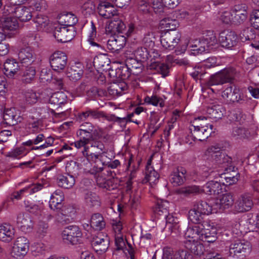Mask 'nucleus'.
Listing matches in <instances>:
<instances>
[{"label": "nucleus", "mask_w": 259, "mask_h": 259, "mask_svg": "<svg viewBox=\"0 0 259 259\" xmlns=\"http://www.w3.org/2000/svg\"><path fill=\"white\" fill-rule=\"evenodd\" d=\"M79 169V163L74 161H70L67 163L66 166V170L68 173V175H72L74 177L78 175Z\"/></svg>", "instance_id": "bf43d9fd"}, {"label": "nucleus", "mask_w": 259, "mask_h": 259, "mask_svg": "<svg viewBox=\"0 0 259 259\" xmlns=\"http://www.w3.org/2000/svg\"><path fill=\"white\" fill-rule=\"evenodd\" d=\"M234 169L228 170L226 171L225 169V172L221 174L220 178L222 179L221 182L223 185H230L236 183L238 181L237 175L238 173L234 171Z\"/></svg>", "instance_id": "ea45409f"}, {"label": "nucleus", "mask_w": 259, "mask_h": 259, "mask_svg": "<svg viewBox=\"0 0 259 259\" xmlns=\"http://www.w3.org/2000/svg\"><path fill=\"white\" fill-rule=\"evenodd\" d=\"M67 62V57L62 51L54 52L50 57V63L52 69L57 72H61L65 68Z\"/></svg>", "instance_id": "ddd939ff"}, {"label": "nucleus", "mask_w": 259, "mask_h": 259, "mask_svg": "<svg viewBox=\"0 0 259 259\" xmlns=\"http://www.w3.org/2000/svg\"><path fill=\"white\" fill-rule=\"evenodd\" d=\"M106 152L107 151H95L90 152V150H88L87 154H84L83 150H81L84 159L79 163L80 169H83L85 172L93 175H96L98 172L103 171L104 170L103 166L99 167L96 164L93 165L91 162H96L98 159H101L103 154L106 153Z\"/></svg>", "instance_id": "39448f33"}, {"label": "nucleus", "mask_w": 259, "mask_h": 259, "mask_svg": "<svg viewBox=\"0 0 259 259\" xmlns=\"http://www.w3.org/2000/svg\"><path fill=\"white\" fill-rule=\"evenodd\" d=\"M16 7V6L11 4L4 5L0 11V19L2 18L11 17L10 16L11 15H13L15 17Z\"/></svg>", "instance_id": "6e6d98bb"}, {"label": "nucleus", "mask_w": 259, "mask_h": 259, "mask_svg": "<svg viewBox=\"0 0 259 259\" xmlns=\"http://www.w3.org/2000/svg\"><path fill=\"white\" fill-rule=\"evenodd\" d=\"M15 230L14 228L8 224L0 225V240L9 242L14 238Z\"/></svg>", "instance_id": "bb28decb"}, {"label": "nucleus", "mask_w": 259, "mask_h": 259, "mask_svg": "<svg viewBox=\"0 0 259 259\" xmlns=\"http://www.w3.org/2000/svg\"><path fill=\"white\" fill-rule=\"evenodd\" d=\"M100 129L92 123L83 122L80 125L76 132L78 139L71 143V145H74L77 149L83 150L84 154H87V151L90 150V148L96 149L95 151H107L104 144L100 140Z\"/></svg>", "instance_id": "f257e3e1"}, {"label": "nucleus", "mask_w": 259, "mask_h": 259, "mask_svg": "<svg viewBox=\"0 0 259 259\" xmlns=\"http://www.w3.org/2000/svg\"><path fill=\"white\" fill-rule=\"evenodd\" d=\"M238 73L239 71L236 68L232 66L226 67L211 75L207 82V85L210 87L231 83L238 76Z\"/></svg>", "instance_id": "423d86ee"}, {"label": "nucleus", "mask_w": 259, "mask_h": 259, "mask_svg": "<svg viewBox=\"0 0 259 259\" xmlns=\"http://www.w3.org/2000/svg\"><path fill=\"white\" fill-rule=\"evenodd\" d=\"M127 89V85L124 82H121L118 84L115 83L110 86L109 91L110 94L119 96L122 95L123 92L126 91Z\"/></svg>", "instance_id": "4d7b16f0"}, {"label": "nucleus", "mask_w": 259, "mask_h": 259, "mask_svg": "<svg viewBox=\"0 0 259 259\" xmlns=\"http://www.w3.org/2000/svg\"><path fill=\"white\" fill-rule=\"evenodd\" d=\"M237 36L233 31H224L220 33L219 41L222 46L226 48H231L237 43Z\"/></svg>", "instance_id": "412c9836"}, {"label": "nucleus", "mask_w": 259, "mask_h": 259, "mask_svg": "<svg viewBox=\"0 0 259 259\" xmlns=\"http://www.w3.org/2000/svg\"><path fill=\"white\" fill-rule=\"evenodd\" d=\"M247 6L244 4L234 6L232 9L234 25H240L246 20L247 17Z\"/></svg>", "instance_id": "a211bd4d"}, {"label": "nucleus", "mask_w": 259, "mask_h": 259, "mask_svg": "<svg viewBox=\"0 0 259 259\" xmlns=\"http://www.w3.org/2000/svg\"><path fill=\"white\" fill-rule=\"evenodd\" d=\"M186 170L181 167L175 169L170 176V181L174 186L183 184L185 179Z\"/></svg>", "instance_id": "473e14b6"}, {"label": "nucleus", "mask_w": 259, "mask_h": 259, "mask_svg": "<svg viewBox=\"0 0 259 259\" xmlns=\"http://www.w3.org/2000/svg\"><path fill=\"white\" fill-rule=\"evenodd\" d=\"M32 21L38 31H46L48 30L47 27L49 24V20L46 16L37 15L33 19Z\"/></svg>", "instance_id": "a18cd8bd"}, {"label": "nucleus", "mask_w": 259, "mask_h": 259, "mask_svg": "<svg viewBox=\"0 0 259 259\" xmlns=\"http://www.w3.org/2000/svg\"><path fill=\"white\" fill-rule=\"evenodd\" d=\"M142 61L135 58H127L125 61V65L128 70L134 73H138L141 72L142 69L143 65Z\"/></svg>", "instance_id": "37998d69"}, {"label": "nucleus", "mask_w": 259, "mask_h": 259, "mask_svg": "<svg viewBox=\"0 0 259 259\" xmlns=\"http://www.w3.org/2000/svg\"><path fill=\"white\" fill-rule=\"evenodd\" d=\"M5 123L9 125H14L22 120L20 111L15 108L5 109L3 114Z\"/></svg>", "instance_id": "dca6fc26"}, {"label": "nucleus", "mask_w": 259, "mask_h": 259, "mask_svg": "<svg viewBox=\"0 0 259 259\" xmlns=\"http://www.w3.org/2000/svg\"><path fill=\"white\" fill-rule=\"evenodd\" d=\"M253 203L251 198L247 196H242L235 203V210L237 212H243L249 210Z\"/></svg>", "instance_id": "2f4dec72"}, {"label": "nucleus", "mask_w": 259, "mask_h": 259, "mask_svg": "<svg viewBox=\"0 0 259 259\" xmlns=\"http://www.w3.org/2000/svg\"><path fill=\"white\" fill-rule=\"evenodd\" d=\"M138 10L144 14L149 13L152 8L149 4L145 0H140L137 3Z\"/></svg>", "instance_id": "338daca9"}, {"label": "nucleus", "mask_w": 259, "mask_h": 259, "mask_svg": "<svg viewBox=\"0 0 259 259\" xmlns=\"http://www.w3.org/2000/svg\"><path fill=\"white\" fill-rule=\"evenodd\" d=\"M29 249V240L25 237H19L13 244L11 255L16 259H22L28 253Z\"/></svg>", "instance_id": "1a4fd4ad"}, {"label": "nucleus", "mask_w": 259, "mask_h": 259, "mask_svg": "<svg viewBox=\"0 0 259 259\" xmlns=\"http://www.w3.org/2000/svg\"><path fill=\"white\" fill-rule=\"evenodd\" d=\"M250 21L253 28L259 29V10H255L252 11L250 17Z\"/></svg>", "instance_id": "774afa93"}, {"label": "nucleus", "mask_w": 259, "mask_h": 259, "mask_svg": "<svg viewBox=\"0 0 259 259\" xmlns=\"http://www.w3.org/2000/svg\"><path fill=\"white\" fill-rule=\"evenodd\" d=\"M23 100L27 105H32L36 103L39 99V96L31 89H28L23 92Z\"/></svg>", "instance_id": "49530a36"}, {"label": "nucleus", "mask_w": 259, "mask_h": 259, "mask_svg": "<svg viewBox=\"0 0 259 259\" xmlns=\"http://www.w3.org/2000/svg\"><path fill=\"white\" fill-rule=\"evenodd\" d=\"M17 225L22 231L26 233L31 231L34 223L29 214L21 212L17 215Z\"/></svg>", "instance_id": "f3484780"}, {"label": "nucleus", "mask_w": 259, "mask_h": 259, "mask_svg": "<svg viewBox=\"0 0 259 259\" xmlns=\"http://www.w3.org/2000/svg\"><path fill=\"white\" fill-rule=\"evenodd\" d=\"M75 35L74 27L61 26H56L54 31V36L57 41L63 43L70 41Z\"/></svg>", "instance_id": "f8f14e48"}, {"label": "nucleus", "mask_w": 259, "mask_h": 259, "mask_svg": "<svg viewBox=\"0 0 259 259\" xmlns=\"http://www.w3.org/2000/svg\"><path fill=\"white\" fill-rule=\"evenodd\" d=\"M180 222L178 218L175 217L172 215H166V228H167L171 234L177 235L179 234L180 231Z\"/></svg>", "instance_id": "58836bf2"}, {"label": "nucleus", "mask_w": 259, "mask_h": 259, "mask_svg": "<svg viewBox=\"0 0 259 259\" xmlns=\"http://www.w3.org/2000/svg\"><path fill=\"white\" fill-rule=\"evenodd\" d=\"M240 37L242 41L252 40L255 37L254 30L253 28H247L242 32Z\"/></svg>", "instance_id": "0e129e2a"}, {"label": "nucleus", "mask_w": 259, "mask_h": 259, "mask_svg": "<svg viewBox=\"0 0 259 259\" xmlns=\"http://www.w3.org/2000/svg\"><path fill=\"white\" fill-rule=\"evenodd\" d=\"M93 64L95 67L101 68L109 64V60L105 56L99 55L94 58Z\"/></svg>", "instance_id": "e2e57ef3"}, {"label": "nucleus", "mask_w": 259, "mask_h": 259, "mask_svg": "<svg viewBox=\"0 0 259 259\" xmlns=\"http://www.w3.org/2000/svg\"><path fill=\"white\" fill-rule=\"evenodd\" d=\"M78 22V18L71 13H62L58 17V23L61 26L74 27Z\"/></svg>", "instance_id": "c756f323"}, {"label": "nucleus", "mask_w": 259, "mask_h": 259, "mask_svg": "<svg viewBox=\"0 0 259 259\" xmlns=\"http://www.w3.org/2000/svg\"><path fill=\"white\" fill-rule=\"evenodd\" d=\"M213 210V206L209 205L206 201L196 202L194 203L193 208L189 211V219L193 223H199L202 219V215H208Z\"/></svg>", "instance_id": "0eeeda50"}, {"label": "nucleus", "mask_w": 259, "mask_h": 259, "mask_svg": "<svg viewBox=\"0 0 259 259\" xmlns=\"http://www.w3.org/2000/svg\"><path fill=\"white\" fill-rule=\"evenodd\" d=\"M0 25L4 32L14 31L19 27L17 20L12 17L2 18L0 19Z\"/></svg>", "instance_id": "c9c22d12"}, {"label": "nucleus", "mask_w": 259, "mask_h": 259, "mask_svg": "<svg viewBox=\"0 0 259 259\" xmlns=\"http://www.w3.org/2000/svg\"><path fill=\"white\" fill-rule=\"evenodd\" d=\"M126 41V38L123 35L112 36L107 42V48L111 52H117L124 47Z\"/></svg>", "instance_id": "6ab92c4d"}, {"label": "nucleus", "mask_w": 259, "mask_h": 259, "mask_svg": "<svg viewBox=\"0 0 259 259\" xmlns=\"http://www.w3.org/2000/svg\"><path fill=\"white\" fill-rule=\"evenodd\" d=\"M64 197L63 192L57 190L51 195L49 201L50 208L54 210L59 211L62 208V202L64 200Z\"/></svg>", "instance_id": "cd10ccee"}, {"label": "nucleus", "mask_w": 259, "mask_h": 259, "mask_svg": "<svg viewBox=\"0 0 259 259\" xmlns=\"http://www.w3.org/2000/svg\"><path fill=\"white\" fill-rule=\"evenodd\" d=\"M220 182L211 181L203 186L202 191L208 195H217L222 192V186Z\"/></svg>", "instance_id": "7c9ffc66"}, {"label": "nucleus", "mask_w": 259, "mask_h": 259, "mask_svg": "<svg viewBox=\"0 0 259 259\" xmlns=\"http://www.w3.org/2000/svg\"><path fill=\"white\" fill-rule=\"evenodd\" d=\"M202 190L199 187L197 186H189L187 187H182L177 190V192L179 194L187 196L191 194H196L200 193Z\"/></svg>", "instance_id": "3c124183"}, {"label": "nucleus", "mask_w": 259, "mask_h": 259, "mask_svg": "<svg viewBox=\"0 0 259 259\" xmlns=\"http://www.w3.org/2000/svg\"><path fill=\"white\" fill-rule=\"evenodd\" d=\"M25 149L24 147L16 148L7 153L6 156L14 159L19 158L20 156L23 155L25 152Z\"/></svg>", "instance_id": "69168bd1"}, {"label": "nucleus", "mask_w": 259, "mask_h": 259, "mask_svg": "<svg viewBox=\"0 0 259 259\" xmlns=\"http://www.w3.org/2000/svg\"><path fill=\"white\" fill-rule=\"evenodd\" d=\"M217 229L207 222L189 227L185 233L187 237L196 238L207 242H214L217 239Z\"/></svg>", "instance_id": "20e7f679"}, {"label": "nucleus", "mask_w": 259, "mask_h": 259, "mask_svg": "<svg viewBox=\"0 0 259 259\" xmlns=\"http://www.w3.org/2000/svg\"><path fill=\"white\" fill-rule=\"evenodd\" d=\"M75 182L74 176L70 175H60L57 178V183L59 186L65 189L72 188L74 186Z\"/></svg>", "instance_id": "c03bdc74"}, {"label": "nucleus", "mask_w": 259, "mask_h": 259, "mask_svg": "<svg viewBox=\"0 0 259 259\" xmlns=\"http://www.w3.org/2000/svg\"><path fill=\"white\" fill-rule=\"evenodd\" d=\"M152 160L150 159L148 160L146 167L145 180L152 186L157 183L158 182L159 175L153 168L151 166Z\"/></svg>", "instance_id": "72a5a7b5"}, {"label": "nucleus", "mask_w": 259, "mask_h": 259, "mask_svg": "<svg viewBox=\"0 0 259 259\" xmlns=\"http://www.w3.org/2000/svg\"><path fill=\"white\" fill-rule=\"evenodd\" d=\"M36 70L34 67L27 66L21 70L20 73L21 81L25 84L31 83L34 79Z\"/></svg>", "instance_id": "e433bc0d"}, {"label": "nucleus", "mask_w": 259, "mask_h": 259, "mask_svg": "<svg viewBox=\"0 0 259 259\" xmlns=\"http://www.w3.org/2000/svg\"><path fill=\"white\" fill-rule=\"evenodd\" d=\"M207 114L210 118L215 120L222 118L225 112V108L220 105H214L209 106L206 110Z\"/></svg>", "instance_id": "4c0bfd02"}, {"label": "nucleus", "mask_w": 259, "mask_h": 259, "mask_svg": "<svg viewBox=\"0 0 259 259\" xmlns=\"http://www.w3.org/2000/svg\"><path fill=\"white\" fill-rule=\"evenodd\" d=\"M15 17L22 22L29 21L32 17L31 10L24 6H17Z\"/></svg>", "instance_id": "c85d7f7f"}, {"label": "nucleus", "mask_w": 259, "mask_h": 259, "mask_svg": "<svg viewBox=\"0 0 259 259\" xmlns=\"http://www.w3.org/2000/svg\"><path fill=\"white\" fill-rule=\"evenodd\" d=\"M50 103L60 107L67 102V96L63 92H57L52 94L49 99Z\"/></svg>", "instance_id": "09e8293b"}, {"label": "nucleus", "mask_w": 259, "mask_h": 259, "mask_svg": "<svg viewBox=\"0 0 259 259\" xmlns=\"http://www.w3.org/2000/svg\"><path fill=\"white\" fill-rule=\"evenodd\" d=\"M126 28L124 22L118 18H115L106 24L105 31L107 34H115L116 32L123 33Z\"/></svg>", "instance_id": "b1692460"}, {"label": "nucleus", "mask_w": 259, "mask_h": 259, "mask_svg": "<svg viewBox=\"0 0 259 259\" xmlns=\"http://www.w3.org/2000/svg\"><path fill=\"white\" fill-rule=\"evenodd\" d=\"M91 227L96 230H102L106 226V223L103 217L99 213H94L91 218Z\"/></svg>", "instance_id": "79ce46f5"}, {"label": "nucleus", "mask_w": 259, "mask_h": 259, "mask_svg": "<svg viewBox=\"0 0 259 259\" xmlns=\"http://www.w3.org/2000/svg\"><path fill=\"white\" fill-rule=\"evenodd\" d=\"M84 201L87 205L90 207H99L101 203L99 196L92 192L85 193Z\"/></svg>", "instance_id": "8fccbe9b"}, {"label": "nucleus", "mask_w": 259, "mask_h": 259, "mask_svg": "<svg viewBox=\"0 0 259 259\" xmlns=\"http://www.w3.org/2000/svg\"><path fill=\"white\" fill-rule=\"evenodd\" d=\"M82 236L80 229L76 226H69L66 227L62 233L63 240L72 244H77Z\"/></svg>", "instance_id": "4468645a"}, {"label": "nucleus", "mask_w": 259, "mask_h": 259, "mask_svg": "<svg viewBox=\"0 0 259 259\" xmlns=\"http://www.w3.org/2000/svg\"><path fill=\"white\" fill-rule=\"evenodd\" d=\"M168 202L165 200H158L156 203L155 211L159 215L164 214L166 217L168 213Z\"/></svg>", "instance_id": "13d9d810"}, {"label": "nucleus", "mask_w": 259, "mask_h": 259, "mask_svg": "<svg viewBox=\"0 0 259 259\" xmlns=\"http://www.w3.org/2000/svg\"><path fill=\"white\" fill-rule=\"evenodd\" d=\"M191 255L186 250L174 252L170 247H164L162 259H191Z\"/></svg>", "instance_id": "393cba45"}, {"label": "nucleus", "mask_w": 259, "mask_h": 259, "mask_svg": "<svg viewBox=\"0 0 259 259\" xmlns=\"http://www.w3.org/2000/svg\"><path fill=\"white\" fill-rule=\"evenodd\" d=\"M112 2L105 1L100 2L97 9L99 14L105 19H109L115 16L117 13L116 8L111 4Z\"/></svg>", "instance_id": "4be33fe9"}, {"label": "nucleus", "mask_w": 259, "mask_h": 259, "mask_svg": "<svg viewBox=\"0 0 259 259\" xmlns=\"http://www.w3.org/2000/svg\"><path fill=\"white\" fill-rule=\"evenodd\" d=\"M151 67L157 71V72L162 75L164 77L169 75V67L165 63L154 62L151 64Z\"/></svg>", "instance_id": "603ef678"}, {"label": "nucleus", "mask_w": 259, "mask_h": 259, "mask_svg": "<svg viewBox=\"0 0 259 259\" xmlns=\"http://www.w3.org/2000/svg\"><path fill=\"white\" fill-rule=\"evenodd\" d=\"M83 73L81 65L77 63L70 67L67 70V75L70 80L76 81L81 78Z\"/></svg>", "instance_id": "a19ab883"}, {"label": "nucleus", "mask_w": 259, "mask_h": 259, "mask_svg": "<svg viewBox=\"0 0 259 259\" xmlns=\"http://www.w3.org/2000/svg\"><path fill=\"white\" fill-rule=\"evenodd\" d=\"M234 199L232 194L226 193L223 194L220 198L215 200L213 205L214 212L218 209L225 210L230 208L233 205Z\"/></svg>", "instance_id": "aec40b11"}, {"label": "nucleus", "mask_w": 259, "mask_h": 259, "mask_svg": "<svg viewBox=\"0 0 259 259\" xmlns=\"http://www.w3.org/2000/svg\"><path fill=\"white\" fill-rule=\"evenodd\" d=\"M44 187L43 183L32 184L20 190V193H23L24 195H31L42 189Z\"/></svg>", "instance_id": "864d4df0"}, {"label": "nucleus", "mask_w": 259, "mask_h": 259, "mask_svg": "<svg viewBox=\"0 0 259 259\" xmlns=\"http://www.w3.org/2000/svg\"><path fill=\"white\" fill-rule=\"evenodd\" d=\"M232 134L233 136L239 138H248L250 132L248 130L242 127H236L233 128Z\"/></svg>", "instance_id": "680f3d73"}, {"label": "nucleus", "mask_w": 259, "mask_h": 259, "mask_svg": "<svg viewBox=\"0 0 259 259\" xmlns=\"http://www.w3.org/2000/svg\"><path fill=\"white\" fill-rule=\"evenodd\" d=\"M251 250L250 243L244 240H237L232 243L229 247L230 255L237 258L245 256Z\"/></svg>", "instance_id": "9b49d317"}, {"label": "nucleus", "mask_w": 259, "mask_h": 259, "mask_svg": "<svg viewBox=\"0 0 259 259\" xmlns=\"http://www.w3.org/2000/svg\"><path fill=\"white\" fill-rule=\"evenodd\" d=\"M155 36L153 32H148L145 33L142 40V45L149 49L153 48L155 45Z\"/></svg>", "instance_id": "5fc2aeb1"}, {"label": "nucleus", "mask_w": 259, "mask_h": 259, "mask_svg": "<svg viewBox=\"0 0 259 259\" xmlns=\"http://www.w3.org/2000/svg\"><path fill=\"white\" fill-rule=\"evenodd\" d=\"M181 34L178 31H166L161 36L160 41L163 48L172 50L180 42Z\"/></svg>", "instance_id": "9d476101"}, {"label": "nucleus", "mask_w": 259, "mask_h": 259, "mask_svg": "<svg viewBox=\"0 0 259 259\" xmlns=\"http://www.w3.org/2000/svg\"><path fill=\"white\" fill-rule=\"evenodd\" d=\"M17 55L18 59L21 64H31L35 59L34 52L30 47L21 49Z\"/></svg>", "instance_id": "a878e982"}, {"label": "nucleus", "mask_w": 259, "mask_h": 259, "mask_svg": "<svg viewBox=\"0 0 259 259\" xmlns=\"http://www.w3.org/2000/svg\"><path fill=\"white\" fill-rule=\"evenodd\" d=\"M213 125L209 123L204 116L195 118L190 122L189 133L185 141L191 145L193 141H202L207 139L213 132Z\"/></svg>", "instance_id": "f03ea898"}, {"label": "nucleus", "mask_w": 259, "mask_h": 259, "mask_svg": "<svg viewBox=\"0 0 259 259\" xmlns=\"http://www.w3.org/2000/svg\"><path fill=\"white\" fill-rule=\"evenodd\" d=\"M190 238L184 242L186 248L194 255L200 256L203 255L205 251L203 245L200 242L193 239L194 238Z\"/></svg>", "instance_id": "5701e85b"}, {"label": "nucleus", "mask_w": 259, "mask_h": 259, "mask_svg": "<svg viewBox=\"0 0 259 259\" xmlns=\"http://www.w3.org/2000/svg\"><path fill=\"white\" fill-rule=\"evenodd\" d=\"M109 238L107 235L99 233L94 238L92 245L94 250L101 254L107 251L109 246Z\"/></svg>", "instance_id": "2eb2a0df"}, {"label": "nucleus", "mask_w": 259, "mask_h": 259, "mask_svg": "<svg viewBox=\"0 0 259 259\" xmlns=\"http://www.w3.org/2000/svg\"><path fill=\"white\" fill-rule=\"evenodd\" d=\"M148 55L149 51L148 48L144 47L137 49L134 54L135 58L142 62L146 61L148 59Z\"/></svg>", "instance_id": "052dcab7"}, {"label": "nucleus", "mask_w": 259, "mask_h": 259, "mask_svg": "<svg viewBox=\"0 0 259 259\" xmlns=\"http://www.w3.org/2000/svg\"><path fill=\"white\" fill-rule=\"evenodd\" d=\"M161 28H164L167 31H176V28L179 26L178 21L169 17L165 18L161 20L160 22Z\"/></svg>", "instance_id": "de8ad7c7"}, {"label": "nucleus", "mask_w": 259, "mask_h": 259, "mask_svg": "<svg viewBox=\"0 0 259 259\" xmlns=\"http://www.w3.org/2000/svg\"><path fill=\"white\" fill-rule=\"evenodd\" d=\"M203 159L209 165L225 169L226 171L235 168L232 159L224 153L218 145L209 146L203 155Z\"/></svg>", "instance_id": "7ed1b4c3"}, {"label": "nucleus", "mask_w": 259, "mask_h": 259, "mask_svg": "<svg viewBox=\"0 0 259 259\" xmlns=\"http://www.w3.org/2000/svg\"><path fill=\"white\" fill-rule=\"evenodd\" d=\"M217 42L216 37L212 35L209 38L190 41L188 45L191 54L197 55L205 51H209Z\"/></svg>", "instance_id": "6e6552de"}, {"label": "nucleus", "mask_w": 259, "mask_h": 259, "mask_svg": "<svg viewBox=\"0 0 259 259\" xmlns=\"http://www.w3.org/2000/svg\"><path fill=\"white\" fill-rule=\"evenodd\" d=\"M5 74L13 77L20 70L19 63L15 59H8L4 63Z\"/></svg>", "instance_id": "f704fd0d"}]
</instances>
